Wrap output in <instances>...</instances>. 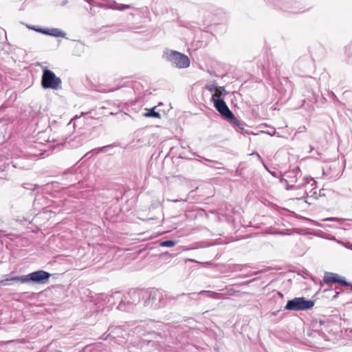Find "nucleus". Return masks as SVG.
I'll list each match as a JSON object with an SVG mask.
<instances>
[{
  "label": "nucleus",
  "mask_w": 352,
  "mask_h": 352,
  "mask_svg": "<svg viewBox=\"0 0 352 352\" xmlns=\"http://www.w3.org/2000/svg\"><path fill=\"white\" fill-rule=\"evenodd\" d=\"M199 294L206 295L207 296H208L210 298H219L220 295H221L220 294L217 293V292H210V291H205V290H203L198 294L197 293H191V294H188V295L197 296Z\"/></svg>",
  "instance_id": "obj_10"
},
{
  "label": "nucleus",
  "mask_w": 352,
  "mask_h": 352,
  "mask_svg": "<svg viewBox=\"0 0 352 352\" xmlns=\"http://www.w3.org/2000/svg\"><path fill=\"white\" fill-rule=\"evenodd\" d=\"M140 296H141V292H140V291L130 292L127 296H124V300H122L119 303V305L118 306V309L121 311H128L129 309L125 307H126V305H125L126 300L127 301L128 304L131 303L130 301L128 300V297H130L131 298L133 299V302H131V304H135L136 302H139Z\"/></svg>",
  "instance_id": "obj_7"
},
{
  "label": "nucleus",
  "mask_w": 352,
  "mask_h": 352,
  "mask_svg": "<svg viewBox=\"0 0 352 352\" xmlns=\"http://www.w3.org/2000/svg\"><path fill=\"white\" fill-rule=\"evenodd\" d=\"M156 107H153L151 109H146V112L143 113V116L144 117H151V118H160V113L155 111Z\"/></svg>",
  "instance_id": "obj_13"
},
{
  "label": "nucleus",
  "mask_w": 352,
  "mask_h": 352,
  "mask_svg": "<svg viewBox=\"0 0 352 352\" xmlns=\"http://www.w3.org/2000/svg\"><path fill=\"white\" fill-rule=\"evenodd\" d=\"M320 324H322L323 322L322 320H320Z\"/></svg>",
  "instance_id": "obj_24"
},
{
  "label": "nucleus",
  "mask_w": 352,
  "mask_h": 352,
  "mask_svg": "<svg viewBox=\"0 0 352 352\" xmlns=\"http://www.w3.org/2000/svg\"><path fill=\"white\" fill-rule=\"evenodd\" d=\"M163 57L177 68L183 69L190 66L189 58L177 51L167 50L164 52Z\"/></svg>",
  "instance_id": "obj_3"
},
{
  "label": "nucleus",
  "mask_w": 352,
  "mask_h": 352,
  "mask_svg": "<svg viewBox=\"0 0 352 352\" xmlns=\"http://www.w3.org/2000/svg\"><path fill=\"white\" fill-rule=\"evenodd\" d=\"M285 177L286 178L285 179V182L287 184V189L289 190V189H291L292 187H293V184H291L290 186L289 185V181H288V179L289 178H291L292 179L290 182L291 183H295L296 182V176L294 175V172H289L287 174L285 175Z\"/></svg>",
  "instance_id": "obj_14"
},
{
  "label": "nucleus",
  "mask_w": 352,
  "mask_h": 352,
  "mask_svg": "<svg viewBox=\"0 0 352 352\" xmlns=\"http://www.w3.org/2000/svg\"><path fill=\"white\" fill-rule=\"evenodd\" d=\"M62 80L56 76V74L47 67L43 68V75L41 77V86L43 89H51L53 90H59L62 88Z\"/></svg>",
  "instance_id": "obj_4"
},
{
  "label": "nucleus",
  "mask_w": 352,
  "mask_h": 352,
  "mask_svg": "<svg viewBox=\"0 0 352 352\" xmlns=\"http://www.w3.org/2000/svg\"><path fill=\"white\" fill-rule=\"evenodd\" d=\"M327 220H328V221H339V222L344 221V219H339V218H337V217H331V218L327 219Z\"/></svg>",
  "instance_id": "obj_19"
},
{
  "label": "nucleus",
  "mask_w": 352,
  "mask_h": 352,
  "mask_svg": "<svg viewBox=\"0 0 352 352\" xmlns=\"http://www.w3.org/2000/svg\"><path fill=\"white\" fill-rule=\"evenodd\" d=\"M129 8H131V6L128 5V4H116L114 6V9L120 10V11L124 10Z\"/></svg>",
  "instance_id": "obj_17"
},
{
  "label": "nucleus",
  "mask_w": 352,
  "mask_h": 352,
  "mask_svg": "<svg viewBox=\"0 0 352 352\" xmlns=\"http://www.w3.org/2000/svg\"><path fill=\"white\" fill-rule=\"evenodd\" d=\"M175 243H176L174 241L167 240V241L161 242L160 246L170 248V247L174 246L175 245Z\"/></svg>",
  "instance_id": "obj_16"
},
{
  "label": "nucleus",
  "mask_w": 352,
  "mask_h": 352,
  "mask_svg": "<svg viewBox=\"0 0 352 352\" xmlns=\"http://www.w3.org/2000/svg\"><path fill=\"white\" fill-rule=\"evenodd\" d=\"M314 305V300H306L304 297H296L288 300L285 308L293 311L307 310L311 309Z\"/></svg>",
  "instance_id": "obj_5"
},
{
  "label": "nucleus",
  "mask_w": 352,
  "mask_h": 352,
  "mask_svg": "<svg viewBox=\"0 0 352 352\" xmlns=\"http://www.w3.org/2000/svg\"><path fill=\"white\" fill-rule=\"evenodd\" d=\"M214 92L211 98L212 102H214V100H217V98L221 99V96L226 93V89L222 87H218Z\"/></svg>",
  "instance_id": "obj_11"
},
{
  "label": "nucleus",
  "mask_w": 352,
  "mask_h": 352,
  "mask_svg": "<svg viewBox=\"0 0 352 352\" xmlns=\"http://www.w3.org/2000/svg\"><path fill=\"white\" fill-rule=\"evenodd\" d=\"M121 330V327H110L107 332L108 333H104L102 336V340H107L109 336H111V334H117V331H120Z\"/></svg>",
  "instance_id": "obj_12"
},
{
  "label": "nucleus",
  "mask_w": 352,
  "mask_h": 352,
  "mask_svg": "<svg viewBox=\"0 0 352 352\" xmlns=\"http://www.w3.org/2000/svg\"><path fill=\"white\" fill-rule=\"evenodd\" d=\"M116 332H117V334H111V336L113 338L121 337V338L125 339L128 335V333L124 330H123L122 328H121V330L117 331Z\"/></svg>",
  "instance_id": "obj_15"
},
{
  "label": "nucleus",
  "mask_w": 352,
  "mask_h": 352,
  "mask_svg": "<svg viewBox=\"0 0 352 352\" xmlns=\"http://www.w3.org/2000/svg\"><path fill=\"white\" fill-rule=\"evenodd\" d=\"M206 89L210 92L214 91L218 87L216 86L215 84H208L206 85Z\"/></svg>",
  "instance_id": "obj_18"
},
{
  "label": "nucleus",
  "mask_w": 352,
  "mask_h": 352,
  "mask_svg": "<svg viewBox=\"0 0 352 352\" xmlns=\"http://www.w3.org/2000/svg\"><path fill=\"white\" fill-rule=\"evenodd\" d=\"M323 191H324V189H321L320 190V194H319L320 196H324L325 195L324 193L323 192Z\"/></svg>",
  "instance_id": "obj_20"
},
{
  "label": "nucleus",
  "mask_w": 352,
  "mask_h": 352,
  "mask_svg": "<svg viewBox=\"0 0 352 352\" xmlns=\"http://www.w3.org/2000/svg\"><path fill=\"white\" fill-rule=\"evenodd\" d=\"M324 281L325 283H340L344 286H349L350 283L340 277L338 274L332 272H325L324 276Z\"/></svg>",
  "instance_id": "obj_8"
},
{
  "label": "nucleus",
  "mask_w": 352,
  "mask_h": 352,
  "mask_svg": "<svg viewBox=\"0 0 352 352\" xmlns=\"http://www.w3.org/2000/svg\"><path fill=\"white\" fill-rule=\"evenodd\" d=\"M162 299V292L158 289H153L149 292L145 303L153 307H159L161 305Z\"/></svg>",
  "instance_id": "obj_6"
},
{
  "label": "nucleus",
  "mask_w": 352,
  "mask_h": 352,
  "mask_svg": "<svg viewBox=\"0 0 352 352\" xmlns=\"http://www.w3.org/2000/svg\"><path fill=\"white\" fill-rule=\"evenodd\" d=\"M351 249L352 250V245H351Z\"/></svg>",
  "instance_id": "obj_25"
},
{
  "label": "nucleus",
  "mask_w": 352,
  "mask_h": 352,
  "mask_svg": "<svg viewBox=\"0 0 352 352\" xmlns=\"http://www.w3.org/2000/svg\"><path fill=\"white\" fill-rule=\"evenodd\" d=\"M313 196H315V197H316V198H317V196H316V192H315V191H314V192H313Z\"/></svg>",
  "instance_id": "obj_21"
},
{
  "label": "nucleus",
  "mask_w": 352,
  "mask_h": 352,
  "mask_svg": "<svg viewBox=\"0 0 352 352\" xmlns=\"http://www.w3.org/2000/svg\"><path fill=\"white\" fill-rule=\"evenodd\" d=\"M29 28L35 30L37 32H40L46 35L53 36L55 37H65L66 34L58 28H51V29H42V28H36L34 27H28Z\"/></svg>",
  "instance_id": "obj_9"
},
{
  "label": "nucleus",
  "mask_w": 352,
  "mask_h": 352,
  "mask_svg": "<svg viewBox=\"0 0 352 352\" xmlns=\"http://www.w3.org/2000/svg\"><path fill=\"white\" fill-rule=\"evenodd\" d=\"M171 201H173V202H177V201H179V200H178V199H174V200H171Z\"/></svg>",
  "instance_id": "obj_22"
},
{
  "label": "nucleus",
  "mask_w": 352,
  "mask_h": 352,
  "mask_svg": "<svg viewBox=\"0 0 352 352\" xmlns=\"http://www.w3.org/2000/svg\"><path fill=\"white\" fill-rule=\"evenodd\" d=\"M214 108L221 115V116L227 120L232 126L237 128L239 131L244 130V124L239 121L230 110L226 102L223 99L214 100Z\"/></svg>",
  "instance_id": "obj_2"
},
{
  "label": "nucleus",
  "mask_w": 352,
  "mask_h": 352,
  "mask_svg": "<svg viewBox=\"0 0 352 352\" xmlns=\"http://www.w3.org/2000/svg\"><path fill=\"white\" fill-rule=\"evenodd\" d=\"M51 276V274L43 270H38L32 273L28 274V275L23 276H13L10 278H6L1 281V285H8V281H20L22 283H28L30 281L44 284L47 282L49 278Z\"/></svg>",
  "instance_id": "obj_1"
},
{
  "label": "nucleus",
  "mask_w": 352,
  "mask_h": 352,
  "mask_svg": "<svg viewBox=\"0 0 352 352\" xmlns=\"http://www.w3.org/2000/svg\"><path fill=\"white\" fill-rule=\"evenodd\" d=\"M256 155L258 156V157L260 160H261V156H260L258 153L256 154Z\"/></svg>",
  "instance_id": "obj_23"
}]
</instances>
